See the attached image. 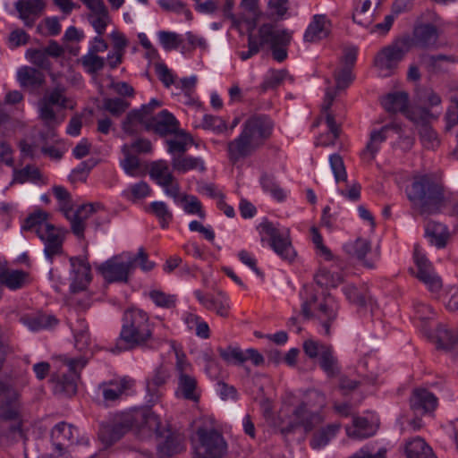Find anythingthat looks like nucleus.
I'll list each match as a JSON object with an SVG mask.
<instances>
[{
    "label": "nucleus",
    "instance_id": "obj_1",
    "mask_svg": "<svg viewBox=\"0 0 458 458\" xmlns=\"http://www.w3.org/2000/svg\"><path fill=\"white\" fill-rule=\"evenodd\" d=\"M23 403L21 392L12 384L0 380V443L23 437Z\"/></svg>",
    "mask_w": 458,
    "mask_h": 458
},
{
    "label": "nucleus",
    "instance_id": "obj_2",
    "mask_svg": "<svg viewBox=\"0 0 458 458\" xmlns=\"http://www.w3.org/2000/svg\"><path fill=\"white\" fill-rule=\"evenodd\" d=\"M146 428L158 431V416L149 408H137L123 413L113 424L104 426L100 437L110 445L118 441L130 429L144 435Z\"/></svg>",
    "mask_w": 458,
    "mask_h": 458
},
{
    "label": "nucleus",
    "instance_id": "obj_3",
    "mask_svg": "<svg viewBox=\"0 0 458 458\" xmlns=\"http://www.w3.org/2000/svg\"><path fill=\"white\" fill-rule=\"evenodd\" d=\"M123 325L119 335V341L124 346H117L122 351L143 346L152 339V327L149 317L140 309H128L123 316Z\"/></svg>",
    "mask_w": 458,
    "mask_h": 458
},
{
    "label": "nucleus",
    "instance_id": "obj_4",
    "mask_svg": "<svg viewBox=\"0 0 458 458\" xmlns=\"http://www.w3.org/2000/svg\"><path fill=\"white\" fill-rule=\"evenodd\" d=\"M408 198L418 202L421 213L432 214L437 212L443 202L441 187L434 182L428 176L416 178L411 184Z\"/></svg>",
    "mask_w": 458,
    "mask_h": 458
},
{
    "label": "nucleus",
    "instance_id": "obj_5",
    "mask_svg": "<svg viewBox=\"0 0 458 458\" xmlns=\"http://www.w3.org/2000/svg\"><path fill=\"white\" fill-rule=\"evenodd\" d=\"M327 405V397L322 391L311 389L307 391L305 400L293 411V416L305 431H310L322 423L323 417L318 411Z\"/></svg>",
    "mask_w": 458,
    "mask_h": 458
},
{
    "label": "nucleus",
    "instance_id": "obj_6",
    "mask_svg": "<svg viewBox=\"0 0 458 458\" xmlns=\"http://www.w3.org/2000/svg\"><path fill=\"white\" fill-rule=\"evenodd\" d=\"M338 305L330 294L324 296L321 300L310 293V296L301 305V313L307 319L316 318L325 329V335H330V324L335 320Z\"/></svg>",
    "mask_w": 458,
    "mask_h": 458
},
{
    "label": "nucleus",
    "instance_id": "obj_7",
    "mask_svg": "<svg viewBox=\"0 0 458 458\" xmlns=\"http://www.w3.org/2000/svg\"><path fill=\"white\" fill-rule=\"evenodd\" d=\"M352 70L349 68H339L335 71L334 72V78L335 81V89H328L326 92L324 103L322 105V110L326 113V123L327 124V127L330 131V132L333 134L334 140L330 142L323 141L321 139L318 140V141L316 142V145H321V146H328V145H334L335 140L338 139L340 135V127L336 123L335 116L328 112L329 108L331 107L333 101L336 96L337 90L345 89L350 86V84L353 81V75L352 72Z\"/></svg>",
    "mask_w": 458,
    "mask_h": 458
},
{
    "label": "nucleus",
    "instance_id": "obj_8",
    "mask_svg": "<svg viewBox=\"0 0 458 458\" xmlns=\"http://www.w3.org/2000/svg\"><path fill=\"white\" fill-rule=\"evenodd\" d=\"M410 48V38L405 37L394 40L376 55L374 58L375 67L382 76H390Z\"/></svg>",
    "mask_w": 458,
    "mask_h": 458
},
{
    "label": "nucleus",
    "instance_id": "obj_9",
    "mask_svg": "<svg viewBox=\"0 0 458 458\" xmlns=\"http://www.w3.org/2000/svg\"><path fill=\"white\" fill-rule=\"evenodd\" d=\"M257 38L261 47L268 46L271 48L275 60L283 62L286 59V47L292 39V33L288 30L265 23L259 27Z\"/></svg>",
    "mask_w": 458,
    "mask_h": 458
},
{
    "label": "nucleus",
    "instance_id": "obj_10",
    "mask_svg": "<svg viewBox=\"0 0 458 458\" xmlns=\"http://www.w3.org/2000/svg\"><path fill=\"white\" fill-rule=\"evenodd\" d=\"M262 232L269 236V245L273 250L284 261L292 263L297 253L292 244L289 232H280L273 223L265 221L259 225Z\"/></svg>",
    "mask_w": 458,
    "mask_h": 458
},
{
    "label": "nucleus",
    "instance_id": "obj_11",
    "mask_svg": "<svg viewBox=\"0 0 458 458\" xmlns=\"http://www.w3.org/2000/svg\"><path fill=\"white\" fill-rule=\"evenodd\" d=\"M196 434L199 443L198 451L211 458H223L227 454V443L216 429L200 427Z\"/></svg>",
    "mask_w": 458,
    "mask_h": 458
},
{
    "label": "nucleus",
    "instance_id": "obj_12",
    "mask_svg": "<svg viewBox=\"0 0 458 458\" xmlns=\"http://www.w3.org/2000/svg\"><path fill=\"white\" fill-rule=\"evenodd\" d=\"M132 261H129L127 253L115 256L98 267V270L108 283H127L132 271Z\"/></svg>",
    "mask_w": 458,
    "mask_h": 458
},
{
    "label": "nucleus",
    "instance_id": "obj_13",
    "mask_svg": "<svg viewBox=\"0 0 458 458\" xmlns=\"http://www.w3.org/2000/svg\"><path fill=\"white\" fill-rule=\"evenodd\" d=\"M407 118L417 124L420 139L425 148L435 149L439 146L437 132L428 125L433 114L428 108H416L407 113Z\"/></svg>",
    "mask_w": 458,
    "mask_h": 458
},
{
    "label": "nucleus",
    "instance_id": "obj_14",
    "mask_svg": "<svg viewBox=\"0 0 458 458\" xmlns=\"http://www.w3.org/2000/svg\"><path fill=\"white\" fill-rule=\"evenodd\" d=\"M65 365L69 368V373L64 374L55 383L56 392L64 393L67 395H72L77 391V379L80 377L78 369H81L88 362V358L80 356L78 358L62 357Z\"/></svg>",
    "mask_w": 458,
    "mask_h": 458
},
{
    "label": "nucleus",
    "instance_id": "obj_15",
    "mask_svg": "<svg viewBox=\"0 0 458 458\" xmlns=\"http://www.w3.org/2000/svg\"><path fill=\"white\" fill-rule=\"evenodd\" d=\"M273 128L274 123L267 115L255 114L244 122L242 131L260 148L272 135Z\"/></svg>",
    "mask_w": 458,
    "mask_h": 458
},
{
    "label": "nucleus",
    "instance_id": "obj_16",
    "mask_svg": "<svg viewBox=\"0 0 458 458\" xmlns=\"http://www.w3.org/2000/svg\"><path fill=\"white\" fill-rule=\"evenodd\" d=\"M67 230L55 227L51 224H43L38 230V237L44 242V252L48 260L63 252V242Z\"/></svg>",
    "mask_w": 458,
    "mask_h": 458
},
{
    "label": "nucleus",
    "instance_id": "obj_17",
    "mask_svg": "<svg viewBox=\"0 0 458 458\" xmlns=\"http://www.w3.org/2000/svg\"><path fill=\"white\" fill-rule=\"evenodd\" d=\"M413 258L418 267L417 278L421 281L430 292L438 293L443 286L442 280L435 273L430 262L417 245L414 247Z\"/></svg>",
    "mask_w": 458,
    "mask_h": 458
},
{
    "label": "nucleus",
    "instance_id": "obj_18",
    "mask_svg": "<svg viewBox=\"0 0 458 458\" xmlns=\"http://www.w3.org/2000/svg\"><path fill=\"white\" fill-rule=\"evenodd\" d=\"M149 174L158 185L164 188L165 193L173 198L174 201L179 200L180 186L174 176L169 170L167 163L164 160L154 162L151 165Z\"/></svg>",
    "mask_w": 458,
    "mask_h": 458
},
{
    "label": "nucleus",
    "instance_id": "obj_19",
    "mask_svg": "<svg viewBox=\"0 0 458 458\" xmlns=\"http://www.w3.org/2000/svg\"><path fill=\"white\" fill-rule=\"evenodd\" d=\"M96 207L100 208V204H84L80 206L76 210L72 208L64 216L70 222L71 230L73 234L79 238H84V231L86 228V221L96 211Z\"/></svg>",
    "mask_w": 458,
    "mask_h": 458
},
{
    "label": "nucleus",
    "instance_id": "obj_20",
    "mask_svg": "<svg viewBox=\"0 0 458 458\" xmlns=\"http://www.w3.org/2000/svg\"><path fill=\"white\" fill-rule=\"evenodd\" d=\"M96 207L100 208V204H84L80 206L76 210L72 208L64 216L70 222L71 230L73 234L79 238H84V231L86 228V221L96 211Z\"/></svg>",
    "mask_w": 458,
    "mask_h": 458
},
{
    "label": "nucleus",
    "instance_id": "obj_21",
    "mask_svg": "<svg viewBox=\"0 0 458 458\" xmlns=\"http://www.w3.org/2000/svg\"><path fill=\"white\" fill-rule=\"evenodd\" d=\"M72 267L71 284L72 293H78L86 289L91 281L90 266L86 259L72 257L70 259Z\"/></svg>",
    "mask_w": 458,
    "mask_h": 458
},
{
    "label": "nucleus",
    "instance_id": "obj_22",
    "mask_svg": "<svg viewBox=\"0 0 458 458\" xmlns=\"http://www.w3.org/2000/svg\"><path fill=\"white\" fill-rule=\"evenodd\" d=\"M258 146L250 139V137L242 131L240 135L227 143V155L232 164H236L241 159L246 158L252 155Z\"/></svg>",
    "mask_w": 458,
    "mask_h": 458
},
{
    "label": "nucleus",
    "instance_id": "obj_23",
    "mask_svg": "<svg viewBox=\"0 0 458 458\" xmlns=\"http://www.w3.org/2000/svg\"><path fill=\"white\" fill-rule=\"evenodd\" d=\"M439 38L438 29L432 23H420L414 27L412 41L420 48H436Z\"/></svg>",
    "mask_w": 458,
    "mask_h": 458
},
{
    "label": "nucleus",
    "instance_id": "obj_24",
    "mask_svg": "<svg viewBox=\"0 0 458 458\" xmlns=\"http://www.w3.org/2000/svg\"><path fill=\"white\" fill-rule=\"evenodd\" d=\"M179 123L173 114L167 110H162L156 116L151 117V122L146 124V130H152L159 136H166L177 133Z\"/></svg>",
    "mask_w": 458,
    "mask_h": 458
},
{
    "label": "nucleus",
    "instance_id": "obj_25",
    "mask_svg": "<svg viewBox=\"0 0 458 458\" xmlns=\"http://www.w3.org/2000/svg\"><path fill=\"white\" fill-rule=\"evenodd\" d=\"M14 6L24 25L31 28L41 16L46 4L43 0H19Z\"/></svg>",
    "mask_w": 458,
    "mask_h": 458
},
{
    "label": "nucleus",
    "instance_id": "obj_26",
    "mask_svg": "<svg viewBox=\"0 0 458 458\" xmlns=\"http://www.w3.org/2000/svg\"><path fill=\"white\" fill-rule=\"evenodd\" d=\"M411 410L420 415L433 411L437 405V397L427 389L419 388L412 392L410 399Z\"/></svg>",
    "mask_w": 458,
    "mask_h": 458
},
{
    "label": "nucleus",
    "instance_id": "obj_27",
    "mask_svg": "<svg viewBox=\"0 0 458 458\" xmlns=\"http://www.w3.org/2000/svg\"><path fill=\"white\" fill-rule=\"evenodd\" d=\"M390 131L399 133L400 129L397 125L391 124L383 126L380 130H374L370 132L369 140L361 153L363 158H368L369 161L375 158L381 144L387 139Z\"/></svg>",
    "mask_w": 458,
    "mask_h": 458
},
{
    "label": "nucleus",
    "instance_id": "obj_28",
    "mask_svg": "<svg viewBox=\"0 0 458 458\" xmlns=\"http://www.w3.org/2000/svg\"><path fill=\"white\" fill-rule=\"evenodd\" d=\"M194 294L207 310L215 311L221 317L228 316L230 306L228 298L223 292H218L216 296L205 295L200 291H196Z\"/></svg>",
    "mask_w": 458,
    "mask_h": 458
},
{
    "label": "nucleus",
    "instance_id": "obj_29",
    "mask_svg": "<svg viewBox=\"0 0 458 458\" xmlns=\"http://www.w3.org/2000/svg\"><path fill=\"white\" fill-rule=\"evenodd\" d=\"M17 80L22 88L35 90L44 84L45 75L34 67L23 66L17 72Z\"/></svg>",
    "mask_w": 458,
    "mask_h": 458
},
{
    "label": "nucleus",
    "instance_id": "obj_30",
    "mask_svg": "<svg viewBox=\"0 0 458 458\" xmlns=\"http://www.w3.org/2000/svg\"><path fill=\"white\" fill-rule=\"evenodd\" d=\"M329 21L325 15L316 14L304 33V40L317 42L329 34Z\"/></svg>",
    "mask_w": 458,
    "mask_h": 458
},
{
    "label": "nucleus",
    "instance_id": "obj_31",
    "mask_svg": "<svg viewBox=\"0 0 458 458\" xmlns=\"http://www.w3.org/2000/svg\"><path fill=\"white\" fill-rule=\"evenodd\" d=\"M175 394L177 396L182 397L185 400L198 403L199 394L198 393L196 378L187 373L180 374Z\"/></svg>",
    "mask_w": 458,
    "mask_h": 458
},
{
    "label": "nucleus",
    "instance_id": "obj_32",
    "mask_svg": "<svg viewBox=\"0 0 458 458\" xmlns=\"http://www.w3.org/2000/svg\"><path fill=\"white\" fill-rule=\"evenodd\" d=\"M133 384L134 381L127 377L104 384L102 394L105 401L114 402L118 400Z\"/></svg>",
    "mask_w": 458,
    "mask_h": 458
},
{
    "label": "nucleus",
    "instance_id": "obj_33",
    "mask_svg": "<svg viewBox=\"0 0 458 458\" xmlns=\"http://www.w3.org/2000/svg\"><path fill=\"white\" fill-rule=\"evenodd\" d=\"M408 94L403 91L388 94L383 100L382 106L389 113L401 112L407 117V113L417 107L408 109Z\"/></svg>",
    "mask_w": 458,
    "mask_h": 458
},
{
    "label": "nucleus",
    "instance_id": "obj_34",
    "mask_svg": "<svg viewBox=\"0 0 458 458\" xmlns=\"http://www.w3.org/2000/svg\"><path fill=\"white\" fill-rule=\"evenodd\" d=\"M160 426L161 423L160 420L158 419V431L146 428L144 435L148 436L154 433L157 437L164 438V442L162 443L160 449L165 454L171 456L174 454L179 453L181 451V445L177 437H174L169 430H162Z\"/></svg>",
    "mask_w": 458,
    "mask_h": 458
},
{
    "label": "nucleus",
    "instance_id": "obj_35",
    "mask_svg": "<svg viewBox=\"0 0 458 458\" xmlns=\"http://www.w3.org/2000/svg\"><path fill=\"white\" fill-rule=\"evenodd\" d=\"M376 432L374 427L363 417H353L352 425L346 427V434L353 439H365Z\"/></svg>",
    "mask_w": 458,
    "mask_h": 458
},
{
    "label": "nucleus",
    "instance_id": "obj_36",
    "mask_svg": "<svg viewBox=\"0 0 458 458\" xmlns=\"http://www.w3.org/2000/svg\"><path fill=\"white\" fill-rule=\"evenodd\" d=\"M29 282V274L22 270L0 269V284L11 290L24 287Z\"/></svg>",
    "mask_w": 458,
    "mask_h": 458
},
{
    "label": "nucleus",
    "instance_id": "obj_37",
    "mask_svg": "<svg viewBox=\"0 0 458 458\" xmlns=\"http://www.w3.org/2000/svg\"><path fill=\"white\" fill-rule=\"evenodd\" d=\"M345 252L350 256L363 262V265L369 268L373 267V264L365 260L366 255L370 251L371 245L370 242L363 239L357 238L353 242L346 243L344 247Z\"/></svg>",
    "mask_w": 458,
    "mask_h": 458
},
{
    "label": "nucleus",
    "instance_id": "obj_38",
    "mask_svg": "<svg viewBox=\"0 0 458 458\" xmlns=\"http://www.w3.org/2000/svg\"><path fill=\"white\" fill-rule=\"evenodd\" d=\"M318 364L328 378L337 377L341 374V366L332 345L323 352V354L319 357Z\"/></svg>",
    "mask_w": 458,
    "mask_h": 458
},
{
    "label": "nucleus",
    "instance_id": "obj_39",
    "mask_svg": "<svg viewBox=\"0 0 458 458\" xmlns=\"http://www.w3.org/2000/svg\"><path fill=\"white\" fill-rule=\"evenodd\" d=\"M174 170L178 173H186L187 171L198 169L200 172L206 170L205 163L200 157L191 156L177 155L172 157L171 160Z\"/></svg>",
    "mask_w": 458,
    "mask_h": 458
},
{
    "label": "nucleus",
    "instance_id": "obj_40",
    "mask_svg": "<svg viewBox=\"0 0 458 458\" xmlns=\"http://www.w3.org/2000/svg\"><path fill=\"white\" fill-rule=\"evenodd\" d=\"M407 458H437L429 445L420 437L407 443L405 447Z\"/></svg>",
    "mask_w": 458,
    "mask_h": 458
},
{
    "label": "nucleus",
    "instance_id": "obj_41",
    "mask_svg": "<svg viewBox=\"0 0 458 458\" xmlns=\"http://www.w3.org/2000/svg\"><path fill=\"white\" fill-rule=\"evenodd\" d=\"M174 139L166 140L167 151L173 157L177 155H183L190 145L193 143L192 137L186 133L184 131H177Z\"/></svg>",
    "mask_w": 458,
    "mask_h": 458
},
{
    "label": "nucleus",
    "instance_id": "obj_42",
    "mask_svg": "<svg viewBox=\"0 0 458 458\" xmlns=\"http://www.w3.org/2000/svg\"><path fill=\"white\" fill-rule=\"evenodd\" d=\"M343 293L350 302L360 308L366 307L372 301L366 288H357L353 284H348L343 288Z\"/></svg>",
    "mask_w": 458,
    "mask_h": 458
},
{
    "label": "nucleus",
    "instance_id": "obj_43",
    "mask_svg": "<svg viewBox=\"0 0 458 458\" xmlns=\"http://www.w3.org/2000/svg\"><path fill=\"white\" fill-rule=\"evenodd\" d=\"M149 123L136 109L131 110L122 123L123 131L129 135H134L140 132L142 126L146 129V124Z\"/></svg>",
    "mask_w": 458,
    "mask_h": 458
},
{
    "label": "nucleus",
    "instance_id": "obj_44",
    "mask_svg": "<svg viewBox=\"0 0 458 458\" xmlns=\"http://www.w3.org/2000/svg\"><path fill=\"white\" fill-rule=\"evenodd\" d=\"M435 341L437 348L450 350L458 343V332H454L440 325L436 330Z\"/></svg>",
    "mask_w": 458,
    "mask_h": 458
},
{
    "label": "nucleus",
    "instance_id": "obj_45",
    "mask_svg": "<svg viewBox=\"0 0 458 458\" xmlns=\"http://www.w3.org/2000/svg\"><path fill=\"white\" fill-rule=\"evenodd\" d=\"M42 175L40 171L35 165H26L22 169H13V180L11 184L13 183H25L27 182L37 183L40 182Z\"/></svg>",
    "mask_w": 458,
    "mask_h": 458
},
{
    "label": "nucleus",
    "instance_id": "obj_46",
    "mask_svg": "<svg viewBox=\"0 0 458 458\" xmlns=\"http://www.w3.org/2000/svg\"><path fill=\"white\" fill-rule=\"evenodd\" d=\"M21 321L33 331H38L57 324V319L54 316L47 314L22 317Z\"/></svg>",
    "mask_w": 458,
    "mask_h": 458
},
{
    "label": "nucleus",
    "instance_id": "obj_47",
    "mask_svg": "<svg viewBox=\"0 0 458 458\" xmlns=\"http://www.w3.org/2000/svg\"><path fill=\"white\" fill-rule=\"evenodd\" d=\"M340 429V424L332 423L321 428L314 434L310 445L313 448H320L328 444V442L336 435Z\"/></svg>",
    "mask_w": 458,
    "mask_h": 458
},
{
    "label": "nucleus",
    "instance_id": "obj_48",
    "mask_svg": "<svg viewBox=\"0 0 458 458\" xmlns=\"http://www.w3.org/2000/svg\"><path fill=\"white\" fill-rule=\"evenodd\" d=\"M426 234L431 238V242L437 248H444L446 244L447 232L440 224L430 221L426 225Z\"/></svg>",
    "mask_w": 458,
    "mask_h": 458
},
{
    "label": "nucleus",
    "instance_id": "obj_49",
    "mask_svg": "<svg viewBox=\"0 0 458 458\" xmlns=\"http://www.w3.org/2000/svg\"><path fill=\"white\" fill-rule=\"evenodd\" d=\"M260 184L265 191L269 192L277 201H284L286 198L284 191L277 183L276 177L267 173L262 174Z\"/></svg>",
    "mask_w": 458,
    "mask_h": 458
},
{
    "label": "nucleus",
    "instance_id": "obj_50",
    "mask_svg": "<svg viewBox=\"0 0 458 458\" xmlns=\"http://www.w3.org/2000/svg\"><path fill=\"white\" fill-rule=\"evenodd\" d=\"M79 63L88 73L93 75L104 68L106 60L104 57L98 56V54L89 50L86 55L79 59Z\"/></svg>",
    "mask_w": 458,
    "mask_h": 458
},
{
    "label": "nucleus",
    "instance_id": "obj_51",
    "mask_svg": "<svg viewBox=\"0 0 458 458\" xmlns=\"http://www.w3.org/2000/svg\"><path fill=\"white\" fill-rule=\"evenodd\" d=\"M217 352L220 357L227 363L233 365H241L246 361L244 352L236 346L219 347Z\"/></svg>",
    "mask_w": 458,
    "mask_h": 458
},
{
    "label": "nucleus",
    "instance_id": "obj_52",
    "mask_svg": "<svg viewBox=\"0 0 458 458\" xmlns=\"http://www.w3.org/2000/svg\"><path fill=\"white\" fill-rule=\"evenodd\" d=\"M150 192L151 189L149 185L146 182L140 181L123 191V196L131 201H137L148 197Z\"/></svg>",
    "mask_w": 458,
    "mask_h": 458
},
{
    "label": "nucleus",
    "instance_id": "obj_53",
    "mask_svg": "<svg viewBox=\"0 0 458 458\" xmlns=\"http://www.w3.org/2000/svg\"><path fill=\"white\" fill-rule=\"evenodd\" d=\"M130 106V103L121 98H106L103 99L102 109L118 117Z\"/></svg>",
    "mask_w": 458,
    "mask_h": 458
},
{
    "label": "nucleus",
    "instance_id": "obj_54",
    "mask_svg": "<svg viewBox=\"0 0 458 458\" xmlns=\"http://www.w3.org/2000/svg\"><path fill=\"white\" fill-rule=\"evenodd\" d=\"M149 209L159 220L162 228H166L173 219V214L164 201H153L149 204Z\"/></svg>",
    "mask_w": 458,
    "mask_h": 458
},
{
    "label": "nucleus",
    "instance_id": "obj_55",
    "mask_svg": "<svg viewBox=\"0 0 458 458\" xmlns=\"http://www.w3.org/2000/svg\"><path fill=\"white\" fill-rule=\"evenodd\" d=\"M124 158L121 160L120 165L124 172L131 176H137L140 168L139 158L131 154L128 146L124 145L122 148Z\"/></svg>",
    "mask_w": 458,
    "mask_h": 458
},
{
    "label": "nucleus",
    "instance_id": "obj_56",
    "mask_svg": "<svg viewBox=\"0 0 458 458\" xmlns=\"http://www.w3.org/2000/svg\"><path fill=\"white\" fill-rule=\"evenodd\" d=\"M27 59L40 69L49 70L51 62L44 49L30 48L26 51Z\"/></svg>",
    "mask_w": 458,
    "mask_h": 458
},
{
    "label": "nucleus",
    "instance_id": "obj_57",
    "mask_svg": "<svg viewBox=\"0 0 458 458\" xmlns=\"http://www.w3.org/2000/svg\"><path fill=\"white\" fill-rule=\"evenodd\" d=\"M129 261H132V270L135 269L137 266L145 271H151L155 267V263L148 259V254L143 248H140L138 250V253L135 256L127 253Z\"/></svg>",
    "mask_w": 458,
    "mask_h": 458
},
{
    "label": "nucleus",
    "instance_id": "obj_58",
    "mask_svg": "<svg viewBox=\"0 0 458 458\" xmlns=\"http://www.w3.org/2000/svg\"><path fill=\"white\" fill-rule=\"evenodd\" d=\"M318 284L326 287H336L343 282V277L339 274H333L326 268H322L315 276Z\"/></svg>",
    "mask_w": 458,
    "mask_h": 458
},
{
    "label": "nucleus",
    "instance_id": "obj_59",
    "mask_svg": "<svg viewBox=\"0 0 458 458\" xmlns=\"http://www.w3.org/2000/svg\"><path fill=\"white\" fill-rule=\"evenodd\" d=\"M39 118L43 121L44 124L48 128H53L58 124L56 114L52 107V105L40 100L38 102Z\"/></svg>",
    "mask_w": 458,
    "mask_h": 458
},
{
    "label": "nucleus",
    "instance_id": "obj_60",
    "mask_svg": "<svg viewBox=\"0 0 458 458\" xmlns=\"http://www.w3.org/2000/svg\"><path fill=\"white\" fill-rule=\"evenodd\" d=\"M149 298L153 302L160 308L172 309L175 306V295L166 294L159 290H152L149 292Z\"/></svg>",
    "mask_w": 458,
    "mask_h": 458
},
{
    "label": "nucleus",
    "instance_id": "obj_61",
    "mask_svg": "<svg viewBox=\"0 0 458 458\" xmlns=\"http://www.w3.org/2000/svg\"><path fill=\"white\" fill-rule=\"evenodd\" d=\"M47 213L42 212V211H38L34 214H31L30 216H29L26 218V220L22 225V229L26 230V231H34L36 233V234L38 236L39 227H41V225H43V224H49L47 221Z\"/></svg>",
    "mask_w": 458,
    "mask_h": 458
},
{
    "label": "nucleus",
    "instance_id": "obj_62",
    "mask_svg": "<svg viewBox=\"0 0 458 458\" xmlns=\"http://www.w3.org/2000/svg\"><path fill=\"white\" fill-rule=\"evenodd\" d=\"M329 163L335 182H346L347 173L342 157L339 154H333L329 157Z\"/></svg>",
    "mask_w": 458,
    "mask_h": 458
},
{
    "label": "nucleus",
    "instance_id": "obj_63",
    "mask_svg": "<svg viewBox=\"0 0 458 458\" xmlns=\"http://www.w3.org/2000/svg\"><path fill=\"white\" fill-rule=\"evenodd\" d=\"M54 196L59 201V209L64 215L72 208V196L63 186H55L53 188Z\"/></svg>",
    "mask_w": 458,
    "mask_h": 458
},
{
    "label": "nucleus",
    "instance_id": "obj_64",
    "mask_svg": "<svg viewBox=\"0 0 458 458\" xmlns=\"http://www.w3.org/2000/svg\"><path fill=\"white\" fill-rule=\"evenodd\" d=\"M451 105L445 114L446 130L458 124V92L450 98Z\"/></svg>",
    "mask_w": 458,
    "mask_h": 458
}]
</instances>
